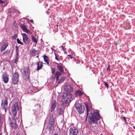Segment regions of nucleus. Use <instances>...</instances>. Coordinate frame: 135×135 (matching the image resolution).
<instances>
[{
    "label": "nucleus",
    "mask_w": 135,
    "mask_h": 135,
    "mask_svg": "<svg viewBox=\"0 0 135 135\" xmlns=\"http://www.w3.org/2000/svg\"><path fill=\"white\" fill-rule=\"evenodd\" d=\"M107 70L108 71H110V65H108V66L107 67Z\"/></svg>",
    "instance_id": "obj_37"
},
{
    "label": "nucleus",
    "mask_w": 135,
    "mask_h": 135,
    "mask_svg": "<svg viewBox=\"0 0 135 135\" xmlns=\"http://www.w3.org/2000/svg\"><path fill=\"white\" fill-rule=\"evenodd\" d=\"M47 13H48V12H47Z\"/></svg>",
    "instance_id": "obj_44"
},
{
    "label": "nucleus",
    "mask_w": 135,
    "mask_h": 135,
    "mask_svg": "<svg viewBox=\"0 0 135 135\" xmlns=\"http://www.w3.org/2000/svg\"><path fill=\"white\" fill-rule=\"evenodd\" d=\"M61 73L60 72L57 71L55 75V78L56 79V80H59V77L61 75Z\"/></svg>",
    "instance_id": "obj_20"
},
{
    "label": "nucleus",
    "mask_w": 135,
    "mask_h": 135,
    "mask_svg": "<svg viewBox=\"0 0 135 135\" xmlns=\"http://www.w3.org/2000/svg\"><path fill=\"white\" fill-rule=\"evenodd\" d=\"M56 104V102L55 100H54L52 102L51 104L50 109L49 110V113H50L53 112L55 108Z\"/></svg>",
    "instance_id": "obj_14"
},
{
    "label": "nucleus",
    "mask_w": 135,
    "mask_h": 135,
    "mask_svg": "<svg viewBox=\"0 0 135 135\" xmlns=\"http://www.w3.org/2000/svg\"><path fill=\"white\" fill-rule=\"evenodd\" d=\"M3 104V102L2 101V105Z\"/></svg>",
    "instance_id": "obj_43"
},
{
    "label": "nucleus",
    "mask_w": 135,
    "mask_h": 135,
    "mask_svg": "<svg viewBox=\"0 0 135 135\" xmlns=\"http://www.w3.org/2000/svg\"><path fill=\"white\" fill-rule=\"evenodd\" d=\"M10 52V51L9 50H7L6 51L3 52V55H5V54H9Z\"/></svg>",
    "instance_id": "obj_31"
},
{
    "label": "nucleus",
    "mask_w": 135,
    "mask_h": 135,
    "mask_svg": "<svg viewBox=\"0 0 135 135\" xmlns=\"http://www.w3.org/2000/svg\"><path fill=\"white\" fill-rule=\"evenodd\" d=\"M123 119L125 121V122L126 123V118L125 117H124L123 118Z\"/></svg>",
    "instance_id": "obj_39"
},
{
    "label": "nucleus",
    "mask_w": 135,
    "mask_h": 135,
    "mask_svg": "<svg viewBox=\"0 0 135 135\" xmlns=\"http://www.w3.org/2000/svg\"><path fill=\"white\" fill-rule=\"evenodd\" d=\"M91 129V131L93 132H94L95 133H98V131L97 126L96 125L92 126Z\"/></svg>",
    "instance_id": "obj_19"
},
{
    "label": "nucleus",
    "mask_w": 135,
    "mask_h": 135,
    "mask_svg": "<svg viewBox=\"0 0 135 135\" xmlns=\"http://www.w3.org/2000/svg\"><path fill=\"white\" fill-rule=\"evenodd\" d=\"M37 52V51L35 49H32L31 51V54H36Z\"/></svg>",
    "instance_id": "obj_29"
},
{
    "label": "nucleus",
    "mask_w": 135,
    "mask_h": 135,
    "mask_svg": "<svg viewBox=\"0 0 135 135\" xmlns=\"http://www.w3.org/2000/svg\"><path fill=\"white\" fill-rule=\"evenodd\" d=\"M69 135H76L78 133L77 128L74 127H71L69 129Z\"/></svg>",
    "instance_id": "obj_9"
},
{
    "label": "nucleus",
    "mask_w": 135,
    "mask_h": 135,
    "mask_svg": "<svg viewBox=\"0 0 135 135\" xmlns=\"http://www.w3.org/2000/svg\"><path fill=\"white\" fill-rule=\"evenodd\" d=\"M51 48L52 50H53V48L52 47H51Z\"/></svg>",
    "instance_id": "obj_42"
},
{
    "label": "nucleus",
    "mask_w": 135,
    "mask_h": 135,
    "mask_svg": "<svg viewBox=\"0 0 135 135\" xmlns=\"http://www.w3.org/2000/svg\"><path fill=\"white\" fill-rule=\"evenodd\" d=\"M8 98L7 97H5L4 98V100L3 103V105L2 106V109L4 110L5 112H6V110L8 107Z\"/></svg>",
    "instance_id": "obj_11"
},
{
    "label": "nucleus",
    "mask_w": 135,
    "mask_h": 135,
    "mask_svg": "<svg viewBox=\"0 0 135 135\" xmlns=\"http://www.w3.org/2000/svg\"><path fill=\"white\" fill-rule=\"evenodd\" d=\"M68 59H69V58H70V59H72L73 58V57L71 55H68Z\"/></svg>",
    "instance_id": "obj_36"
},
{
    "label": "nucleus",
    "mask_w": 135,
    "mask_h": 135,
    "mask_svg": "<svg viewBox=\"0 0 135 135\" xmlns=\"http://www.w3.org/2000/svg\"><path fill=\"white\" fill-rule=\"evenodd\" d=\"M11 112L13 118H17L21 114V111L19 104V102L17 100L13 101L11 107Z\"/></svg>",
    "instance_id": "obj_2"
},
{
    "label": "nucleus",
    "mask_w": 135,
    "mask_h": 135,
    "mask_svg": "<svg viewBox=\"0 0 135 135\" xmlns=\"http://www.w3.org/2000/svg\"><path fill=\"white\" fill-rule=\"evenodd\" d=\"M57 67L58 69V70L60 71V72L63 73L64 72V70L62 67L60 65H57Z\"/></svg>",
    "instance_id": "obj_24"
},
{
    "label": "nucleus",
    "mask_w": 135,
    "mask_h": 135,
    "mask_svg": "<svg viewBox=\"0 0 135 135\" xmlns=\"http://www.w3.org/2000/svg\"><path fill=\"white\" fill-rule=\"evenodd\" d=\"M72 94L69 92L64 93L63 95L62 101L64 105H67L72 100Z\"/></svg>",
    "instance_id": "obj_3"
},
{
    "label": "nucleus",
    "mask_w": 135,
    "mask_h": 135,
    "mask_svg": "<svg viewBox=\"0 0 135 135\" xmlns=\"http://www.w3.org/2000/svg\"><path fill=\"white\" fill-rule=\"evenodd\" d=\"M10 14L11 15H13L15 16H17L20 13V12L17 11L16 9H15L14 8L12 7L10 10Z\"/></svg>",
    "instance_id": "obj_12"
},
{
    "label": "nucleus",
    "mask_w": 135,
    "mask_h": 135,
    "mask_svg": "<svg viewBox=\"0 0 135 135\" xmlns=\"http://www.w3.org/2000/svg\"><path fill=\"white\" fill-rule=\"evenodd\" d=\"M8 42H5L4 44L2 45V46L1 47V52H2L4 51L8 46Z\"/></svg>",
    "instance_id": "obj_17"
},
{
    "label": "nucleus",
    "mask_w": 135,
    "mask_h": 135,
    "mask_svg": "<svg viewBox=\"0 0 135 135\" xmlns=\"http://www.w3.org/2000/svg\"><path fill=\"white\" fill-rule=\"evenodd\" d=\"M18 59L19 57H15L14 62L16 64L18 61Z\"/></svg>",
    "instance_id": "obj_32"
},
{
    "label": "nucleus",
    "mask_w": 135,
    "mask_h": 135,
    "mask_svg": "<svg viewBox=\"0 0 135 135\" xmlns=\"http://www.w3.org/2000/svg\"><path fill=\"white\" fill-rule=\"evenodd\" d=\"M16 40L18 44H21V45H23V43L20 41L18 38H17Z\"/></svg>",
    "instance_id": "obj_28"
},
{
    "label": "nucleus",
    "mask_w": 135,
    "mask_h": 135,
    "mask_svg": "<svg viewBox=\"0 0 135 135\" xmlns=\"http://www.w3.org/2000/svg\"><path fill=\"white\" fill-rule=\"evenodd\" d=\"M30 21L31 23H33V21L32 19L30 20Z\"/></svg>",
    "instance_id": "obj_40"
},
{
    "label": "nucleus",
    "mask_w": 135,
    "mask_h": 135,
    "mask_svg": "<svg viewBox=\"0 0 135 135\" xmlns=\"http://www.w3.org/2000/svg\"><path fill=\"white\" fill-rule=\"evenodd\" d=\"M55 55V59L59 61V59L58 57L59 56L57 54H56L55 52H54Z\"/></svg>",
    "instance_id": "obj_30"
},
{
    "label": "nucleus",
    "mask_w": 135,
    "mask_h": 135,
    "mask_svg": "<svg viewBox=\"0 0 135 135\" xmlns=\"http://www.w3.org/2000/svg\"><path fill=\"white\" fill-rule=\"evenodd\" d=\"M65 79V78L64 77H61L60 79H59V80H56V81L59 83H60L62 82H63Z\"/></svg>",
    "instance_id": "obj_26"
},
{
    "label": "nucleus",
    "mask_w": 135,
    "mask_h": 135,
    "mask_svg": "<svg viewBox=\"0 0 135 135\" xmlns=\"http://www.w3.org/2000/svg\"><path fill=\"white\" fill-rule=\"evenodd\" d=\"M131 128H133L134 129H135V127L134 126H132V127H131Z\"/></svg>",
    "instance_id": "obj_41"
},
{
    "label": "nucleus",
    "mask_w": 135,
    "mask_h": 135,
    "mask_svg": "<svg viewBox=\"0 0 135 135\" xmlns=\"http://www.w3.org/2000/svg\"><path fill=\"white\" fill-rule=\"evenodd\" d=\"M15 48L16 50V54L15 56V57H19L18 47L17 46H15Z\"/></svg>",
    "instance_id": "obj_23"
},
{
    "label": "nucleus",
    "mask_w": 135,
    "mask_h": 135,
    "mask_svg": "<svg viewBox=\"0 0 135 135\" xmlns=\"http://www.w3.org/2000/svg\"><path fill=\"white\" fill-rule=\"evenodd\" d=\"M20 27L24 32L29 34H31V32L27 29L26 25L23 24H21Z\"/></svg>",
    "instance_id": "obj_15"
},
{
    "label": "nucleus",
    "mask_w": 135,
    "mask_h": 135,
    "mask_svg": "<svg viewBox=\"0 0 135 135\" xmlns=\"http://www.w3.org/2000/svg\"><path fill=\"white\" fill-rule=\"evenodd\" d=\"M17 37V35L16 34H15L14 36L12 37V38L13 40H15Z\"/></svg>",
    "instance_id": "obj_33"
},
{
    "label": "nucleus",
    "mask_w": 135,
    "mask_h": 135,
    "mask_svg": "<svg viewBox=\"0 0 135 135\" xmlns=\"http://www.w3.org/2000/svg\"><path fill=\"white\" fill-rule=\"evenodd\" d=\"M87 110V116L88 117V122L91 125L94 123L97 124L98 121L101 118L99 113L95 110H91V106L88 104H85Z\"/></svg>",
    "instance_id": "obj_1"
},
{
    "label": "nucleus",
    "mask_w": 135,
    "mask_h": 135,
    "mask_svg": "<svg viewBox=\"0 0 135 135\" xmlns=\"http://www.w3.org/2000/svg\"><path fill=\"white\" fill-rule=\"evenodd\" d=\"M75 94L77 96H80L82 95V93L81 91L78 90L76 92Z\"/></svg>",
    "instance_id": "obj_27"
},
{
    "label": "nucleus",
    "mask_w": 135,
    "mask_h": 135,
    "mask_svg": "<svg viewBox=\"0 0 135 135\" xmlns=\"http://www.w3.org/2000/svg\"><path fill=\"white\" fill-rule=\"evenodd\" d=\"M2 80L5 84L7 83L9 81V75L6 73L4 72L2 75Z\"/></svg>",
    "instance_id": "obj_10"
},
{
    "label": "nucleus",
    "mask_w": 135,
    "mask_h": 135,
    "mask_svg": "<svg viewBox=\"0 0 135 135\" xmlns=\"http://www.w3.org/2000/svg\"><path fill=\"white\" fill-rule=\"evenodd\" d=\"M104 85L105 86H107V88L108 87V84L106 82H105L104 83Z\"/></svg>",
    "instance_id": "obj_38"
},
{
    "label": "nucleus",
    "mask_w": 135,
    "mask_h": 135,
    "mask_svg": "<svg viewBox=\"0 0 135 135\" xmlns=\"http://www.w3.org/2000/svg\"><path fill=\"white\" fill-rule=\"evenodd\" d=\"M55 68H53L52 69V74H54L55 72Z\"/></svg>",
    "instance_id": "obj_34"
},
{
    "label": "nucleus",
    "mask_w": 135,
    "mask_h": 135,
    "mask_svg": "<svg viewBox=\"0 0 135 135\" xmlns=\"http://www.w3.org/2000/svg\"><path fill=\"white\" fill-rule=\"evenodd\" d=\"M42 62H38L37 63V70H38L41 69L43 66Z\"/></svg>",
    "instance_id": "obj_18"
},
{
    "label": "nucleus",
    "mask_w": 135,
    "mask_h": 135,
    "mask_svg": "<svg viewBox=\"0 0 135 135\" xmlns=\"http://www.w3.org/2000/svg\"><path fill=\"white\" fill-rule=\"evenodd\" d=\"M3 3H4V6H7L8 4L6 0H0V4H2Z\"/></svg>",
    "instance_id": "obj_25"
},
{
    "label": "nucleus",
    "mask_w": 135,
    "mask_h": 135,
    "mask_svg": "<svg viewBox=\"0 0 135 135\" xmlns=\"http://www.w3.org/2000/svg\"><path fill=\"white\" fill-rule=\"evenodd\" d=\"M47 119L49 120V130H51L52 128H54V119L52 115L50 114L47 117Z\"/></svg>",
    "instance_id": "obj_5"
},
{
    "label": "nucleus",
    "mask_w": 135,
    "mask_h": 135,
    "mask_svg": "<svg viewBox=\"0 0 135 135\" xmlns=\"http://www.w3.org/2000/svg\"><path fill=\"white\" fill-rule=\"evenodd\" d=\"M31 36L32 40L33 42L35 43V45H36L38 42L37 39L36 37L33 36V35H31Z\"/></svg>",
    "instance_id": "obj_22"
},
{
    "label": "nucleus",
    "mask_w": 135,
    "mask_h": 135,
    "mask_svg": "<svg viewBox=\"0 0 135 135\" xmlns=\"http://www.w3.org/2000/svg\"><path fill=\"white\" fill-rule=\"evenodd\" d=\"M23 37V41L26 44H29L30 42V40L27 35L25 33H21Z\"/></svg>",
    "instance_id": "obj_8"
},
{
    "label": "nucleus",
    "mask_w": 135,
    "mask_h": 135,
    "mask_svg": "<svg viewBox=\"0 0 135 135\" xmlns=\"http://www.w3.org/2000/svg\"><path fill=\"white\" fill-rule=\"evenodd\" d=\"M64 89L66 91L72 92L73 91V88L71 86L68 84H65L64 86Z\"/></svg>",
    "instance_id": "obj_13"
},
{
    "label": "nucleus",
    "mask_w": 135,
    "mask_h": 135,
    "mask_svg": "<svg viewBox=\"0 0 135 135\" xmlns=\"http://www.w3.org/2000/svg\"><path fill=\"white\" fill-rule=\"evenodd\" d=\"M61 47L62 48V49L64 51H65L66 49V48L64 46H61Z\"/></svg>",
    "instance_id": "obj_35"
},
{
    "label": "nucleus",
    "mask_w": 135,
    "mask_h": 135,
    "mask_svg": "<svg viewBox=\"0 0 135 135\" xmlns=\"http://www.w3.org/2000/svg\"><path fill=\"white\" fill-rule=\"evenodd\" d=\"M12 118V120L10 121V125L12 129L16 130L18 127V125L16 123V119Z\"/></svg>",
    "instance_id": "obj_7"
},
{
    "label": "nucleus",
    "mask_w": 135,
    "mask_h": 135,
    "mask_svg": "<svg viewBox=\"0 0 135 135\" xmlns=\"http://www.w3.org/2000/svg\"><path fill=\"white\" fill-rule=\"evenodd\" d=\"M44 59L45 61L49 66L50 64L49 62L48 58V57L46 55H44Z\"/></svg>",
    "instance_id": "obj_21"
},
{
    "label": "nucleus",
    "mask_w": 135,
    "mask_h": 135,
    "mask_svg": "<svg viewBox=\"0 0 135 135\" xmlns=\"http://www.w3.org/2000/svg\"><path fill=\"white\" fill-rule=\"evenodd\" d=\"M28 68H24L23 74L24 76H26V79H28L29 77L30 72L28 70Z\"/></svg>",
    "instance_id": "obj_16"
},
{
    "label": "nucleus",
    "mask_w": 135,
    "mask_h": 135,
    "mask_svg": "<svg viewBox=\"0 0 135 135\" xmlns=\"http://www.w3.org/2000/svg\"><path fill=\"white\" fill-rule=\"evenodd\" d=\"M19 74L16 72L13 75L12 77V83L14 84H17L18 81Z\"/></svg>",
    "instance_id": "obj_6"
},
{
    "label": "nucleus",
    "mask_w": 135,
    "mask_h": 135,
    "mask_svg": "<svg viewBox=\"0 0 135 135\" xmlns=\"http://www.w3.org/2000/svg\"><path fill=\"white\" fill-rule=\"evenodd\" d=\"M75 106L76 110L79 114H81L84 112L85 110V108L84 105L78 103H76Z\"/></svg>",
    "instance_id": "obj_4"
}]
</instances>
